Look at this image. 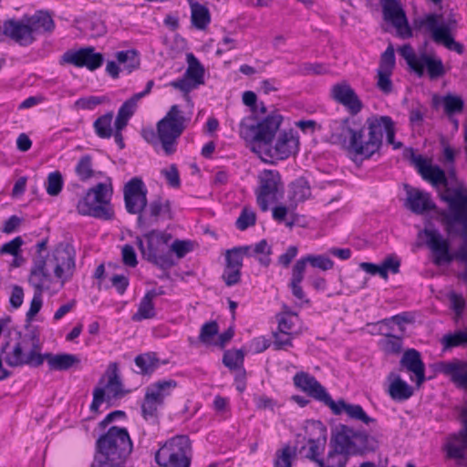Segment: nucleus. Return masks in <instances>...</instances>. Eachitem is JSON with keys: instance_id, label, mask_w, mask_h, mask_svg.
<instances>
[{"instance_id": "obj_1", "label": "nucleus", "mask_w": 467, "mask_h": 467, "mask_svg": "<svg viewBox=\"0 0 467 467\" xmlns=\"http://www.w3.org/2000/svg\"><path fill=\"white\" fill-rule=\"evenodd\" d=\"M256 95L253 91H245L243 94V102L250 107L251 114L244 117L240 122L239 134L246 141L261 145L272 143L283 117L277 113L267 116H257Z\"/></svg>"}, {"instance_id": "obj_2", "label": "nucleus", "mask_w": 467, "mask_h": 467, "mask_svg": "<svg viewBox=\"0 0 467 467\" xmlns=\"http://www.w3.org/2000/svg\"><path fill=\"white\" fill-rule=\"evenodd\" d=\"M133 450L126 428L112 426L96 441L94 466H122Z\"/></svg>"}, {"instance_id": "obj_3", "label": "nucleus", "mask_w": 467, "mask_h": 467, "mask_svg": "<svg viewBox=\"0 0 467 467\" xmlns=\"http://www.w3.org/2000/svg\"><path fill=\"white\" fill-rule=\"evenodd\" d=\"M76 252L73 246L67 243H59L53 249L50 255H36L30 273L41 270L40 273L47 276L48 285L52 287L54 277L59 281V288L69 281L75 273Z\"/></svg>"}, {"instance_id": "obj_4", "label": "nucleus", "mask_w": 467, "mask_h": 467, "mask_svg": "<svg viewBox=\"0 0 467 467\" xmlns=\"http://www.w3.org/2000/svg\"><path fill=\"white\" fill-rule=\"evenodd\" d=\"M296 388L306 392L311 398L324 403L335 415H340L343 411L353 420H360L365 424L375 422V419L369 417L358 404H348L343 399L334 401L327 389L316 379L315 377L306 372L296 373L293 378Z\"/></svg>"}, {"instance_id": "obj_5", "label": "nucleus", "mask_w": 467, "mask_h": 467, "mask_svg": "<svg viewBox=\"0 0 467 467\" xmlns=\"http://www.w3.org/2000/svg\"><path fill=\"white\" fill-rule=\"evenodd\" d=\"M171 235L167 233L151 230L136 237V244L143 257L161 269L174 265V260L169 249Z\"/></svg>"}, {"instance_id": "obj_6", "label": "nucleus", "mask_w": 467, "mask_h": 467, "mask_svg": "<svg viewBox=\"0 0 467 467\" xmlns=\"http://www.w3.org/2000/svg\"><path fill=\"white\" fill-rule=\"evenodd\" d=\"M111 194L110 184L98 183L78 201L77 204L78 213L105 221L111 220L114 217V211L110 204Z\"/></svg>"}, {"instance_id": "obj_7", "label": "nucleus", "mask_w": 467, "mask_h": 467, "mask_svg": "<svg viewBox=\"0 0 467 467\" xmlns=\"http://www.w3.org/2000/svg\"><path fill=\"white\" fill-rule=\"evenodd\" d=\"M329 130V141L332 144L339 145L342 149L357 156H362L366 159L367 141L358 143L361 135L358 130V126L356 121L350 118L342 119H332L327 123Z\"/></svg>"}, {"instance_id": "obj_8", "label": "nucleus", "mask_w": 467, "mask_h": 467, "mask_svg": "<svg viewBox=\"0 0 467 467\" xmlns=\"http://www.w3.org/2000/svg\"><path fill=\"white\" fill-rule=\"evenodd\" d=\"M41 343L39 335L35 329L26 333L18 334V341L13 348L11 353L5 357V362L10 367H21L29 365L39 367L42 365V355L40 353Z\"/></svg>"}, {"instance_id": "obj_9", "label": "nucleus", "mask_w": 467, "mask_h": 467, "mask_svg": "<svg viewBox=\"0 0 467 467\" xmlns=\"http://www.w3.org/2000/svg\"><path fill=\"white\" fill-rule=\"evenodd\" d=\"M366 127L368 130L366 159L371 158L379 151L383 144L384 133H386L388 144L392 145L394 150L402 147L401 142L395 140V125L389 116L373 115L366 119Z\"/></svg>"}, {"instance_id": "obj_10", "label": "nucleus", "mask_w": 467, "mask_h": 467, "mask_svg": "<svg viewBox=\"0 0 467 467\" xmlns=\"http://www.w3.org/2000/svg\"><path fill=\"white\" fill-rule=\"evenodd\" d=\"M186 118L178 105L171 107L165 117L157 124V132L163 150L171 155L176 150L177 139L185 129Z\"/></svg>"}, {"instance_id": "obj_11", "label": "nucleus", "mask_w": 467, "mask_h": 467, "mask_svg": "<svg viewBox=\"0 0 467 467\" xmlns=\"http://www.w3.org/2000/svg\"><path fill=\"white\" fill-rule=\"evenodd\" d=\"M259 187L255 191L256 202L263 212L269 209V203L278 202L284 195L285 186L279 171L264 170L259 177Z\"/></svg>"}, {"instance_id": "obj_12", "label": "nucleus", "mask_w": 467, "mask_h": 467, "mask_svg": "<svg viewBox=\"0 0 467 467\" xmlns=\"http://www.w3.org/2000/svg\"><path fill=\"white\" fill-rule=\"evenodd\" d=\"M124 202L127 212L130 214H142L147 207V189L142 180L134 177L130 180L123 189Z\"/></svg>"}, {"instance_id": "obj_13", "label": "nucleus", "mask_w": 467, "mask_h": 467, "mask_svg": "<svg viewBox=\"0 0 467 467\" xmlns=\"http://www.w3.org/2000/svg\"><path fill=\"white\" fill-rule=\"evenodd\" d=\"M160 219L171 220L172 212L171 202L168 199L158 196L147 204L142 214L138 216L137 224L140 229L149 228L156 224Z\"/></svg>"}, {"instance_id": "obj_14", "label": "nucleus", "mask_w": 467, "mask_h": 467, "mask_svg": "<svg viewBox=\"0 0 467 467\" xmlns=\"http://www.w3.org/2000/svg\"><path fill=\"white\" fill-rule=\"evenodd\" d=\"M104 57L101 53H96L93 47H86L78 50H67L61 58L60 64H70L77 67H87L94 71L103 64Z\"/></svg>"}, {"instance_id": "obj_15", "label": "nucleus", "mask_w": 467, "mask_h": 467, "mask_svg": "<svg viewBox=\"0 0 467 467\" xmlns=\"http://www.w3.org/2000/svg\"><path fill=\"white\" fill-rule=\"evenodd\" d=\"M382 5L383 18L389 22L397 30V35L405 39L412 36L411 28L399 0H380Z\"/></svg>"}, {"instance_id": "obj_16", "label": "nucleus", "mask_w": 467, "mask_h": 467, "mask_svg": "<svg viewBox=\"0 0 467 467\" xmlns=\"http://www.w3.org/2000/svg\"><path fill=\"white\" fill-rule=\"evenodd\" d=\"M0 35L9 37L20 46H29L36 37L32 36L26 16L21 20L14 18L0 22Z\"/></svg>"}, {"instance_id": "obj_17", "label": "nucleus", "mask_w": 467, "mask_h": 467, "mask_svg": "<svg viewBox=\"0 0 467 467\" xmlns=\"http://www.w3.org/2000/svg\"><path fill=\"white\" fill-rule=\"evenodd\" d=\"M445 457L456 461L458 465L467 462V434L465 428L450 434L443 445Z\"/></svg>"}, {"instance_id": "obj_18", "label": "nucleus", "mask_w": 467, "mask_h": 467, "mask_svg": "<svg viewBox=\"0 0 467 467\" xmlns=\"http://www.w3.org/2000/svg\"><path fill=\"white\" fill-rule=\"evenodd\" d=\"M41 270L34 271L30 273L28 277L29 284L34 287L35 292L33 298L30 303V307L26 313V321L30 322L34 317L40 311L43 300L42 294L44 291H49L52 289L50 285H48L47 276L40 273Z\"/></svg>"}, {"instance_id": "obj_19", "label": "nucleus", "mask_w": 467, "mask_h": 467, "mask_svg": "<svg viewBox=\"0 0 467 467\" xmlns=\"http://www.w3.org/2000/svg\"><path fill=\"white\" fill-rule=\"evenodd\" d=\"M331 96L334 100L343 105L352 115H357L363 108V103L358 96L347 82L334 85L331 88Z\"/></svg>"}, {"instance_id": "obj_20", "label": "nucleus", "mask_w": 467, "mask_h": 467, "mask_svg": "<svg viewBox=\"0 0 467 467\" xmlns=\"http://www.w3.org/2000/svg\"><path fill=\"white\" fill-rule=\"evenodd\" d=\"M311 427L317 435L307 439L309 448L306 458L317 463L318 467H323V459L319 456L323 453L327 443V428L321 421H313Z\"/></svg>"}, {"instance_id": "obj_21", "label": "nucleus", "mask_w": 467, "mask_h": 467, "mask_svg": "<svg viewBox=\"0 0 467 467\" xmlns=\"http://www.w3.org/2000/svg\"><path fill=\"white\" fill-rule=\"evenodd\" d=\"M407 189V199L405 206L416 214H422L426 212L436 209L431 194L419 189L405 186Z\"/></svg>"}, {"instance_id": "obj_22", "label": "nucleus", "mask_w": 467, "mask_h": 467, "mask_svg": "<svg viewBox=\"0 0 467 467\" xmlns=\"http://www.w3.org/2000/svg\"><path fill=\"white\" fill-rule=\"evenodd\" d=\"M439 370L458 387L467 389V362L453 358L448 362H441Z\"/></svg>"}, {"instance_id": "obj_23", "label": "nucleus", "mask_w": 467, "mask_h": 467, "mask_svg": "<svg viewBox=\"0 0 467 467\" xmlns=\"http://www.w3.org/2000/svg\"><path fill=\"white\" fill-rule=\"evenodd\" d=\"M298 145V138L294 135L292 130L284 131L279 134L271 157L285 160L297 152Z\"/></svg>"}, {"instance_id": "obj_24", "label": "nucleus", "mask_w": 467, "mask_h": 467, "mask_svg": "<svg viewBox=\"0 0 467 467\" xmlns=\"http://www.w3.org/2000/svg\"><path fill=\"white\" fill-rule=\"evenodd\" d=\"M354 430L348 425L339 424L333 431L329 446L348 455L352 454Z\"/></svg>"}, {"instance_id": "obj_25", "label": "nucleus", "mask_w": 467, "mask_h": 467, "mask_svg": "<svg viewBox=\"0 0 467 467\" xmlns=\"http://www.w3.org/2000/svg\"><path fill=\"white\" fill-rule=\"evenodd\" d=\"M400 363L401 367L405 368L408 371L415 374L418 385L424 382L425 365L421 359L420 353L418 350L414 348L406 350L403 353Z\"/></svg>"}, {"instance_id": "obj_26", "label": "nucleus", "mask_w": 467, "mask_h": 467, "mask_svg": "<svg viewBox=\"0 0 467 467\" xmlns=\"http://www.w3.org/2000/svg\"><path fill=\"white\" fill-rule=\"evenodd\" d=\"M442 15L434 13L428 14L419 21V26L425 27L431 33V38H434L436 30H440L441 28H445L448 34H451V31L455 30L457 27V20L453 16H451L445 24L439 25V21Z\"/></svg>"}, {"instance_id": "obj_27", "label": "nucleus", "mask_w": 467, "mask_h": 467, "mask_svg": "<svg viewBox=\"0 0 467 467\" xmlns=\"http://www.w3.org/2000/svg\"><path fill=\"white\" fill-rule=\"evenodd\" d=\"M47 360L51 370H67L70 368L78 365L79 358L73 354L62 353L54 355L52 353H45L42 355V363Z\"/></svg>"}, {"instance_id": "obj_28", "label": "nucleus", "mask_w": 467, "mask_h": 467, "mask_svg": "<svg viewBox=\"0 0 467 467\" xmlns=\"http://www.w3.org/2000/svg\"><path fill=\"white\" fill-rule=\"evenodd\" d=\"M32 36L36 33H51L55 23L51 15L47 11H37L31 16H26Z\"/></svg>"}, {"instance_id": "obj_29", "label": "nucleus", "mask_w": 467, "mask_h": 467, "mask_svg": "<svg viewBox=\"0 0 467 467\" xmlns=\"http://www.w3.org/2000/svg\"><path fill=\"white\" fill-rule=\"evenodd\" d=\"M306 267V265L305 264V261L302 260V258L296 262L292 268V276L288 285L291 289L292 295L296 298L306 303H309V300L306 298V295L301 286V283L304 279Z\"/></svg>"}, {"instance_id": "obj_30", "label": "nucleus", "mask_w": 467, "mask_h": 467, "mask_svg": "<svg viewBox=\"0 0 467 467\" xmlns=\"http://www.w3.org/2000/svg\"><path fill=\"white\" fill-rule=\"evenodd\" d=\"M388 379L389 380L393 379L388 390L389 395L392 400L403 401L410 399L412 396V387L410 386L406 381L401 379L400 376L391 372L389 373Z\"/></svg>"}, {"instance_id": "obj_31", "label": "nucleus", "mask_w": 467, "mask_h": 467, "mask_svg": "<svg viewBox=\"0 0 467 467\" xmlns=\"http://www.w3.org/2000/svg\"><path fill=\"white\" fill-rule=\"evenodd\" d=\"M311 195V189L307 180L300 177L295 180L289 185L288 199L291 202L290 206L296 208L298 202H304Z\"/></svg>"}, {"instance_id": "obj_32", "label": "nucleus", "mask_w": 467, "mask_h": 467, "mask_svg": "<svg viewBox=\"0 0 467 467\" xmlns=\"http://www.w3.org/2000/svg\"><path fill=\"white\" fill-rule=\"evenodd\" d=\"M441 101L443 104L444 112L448 116L461 113L463 110L464 102L460 96L451 93L446 94L441 99H440L437 95L433 96L432 104L434 107H438Z\"/></svg>"}, {"instance_id": "obj_33", "label": "nucleus", "mask_w": 467, "mask_h": 467, "mask_svg": "<svg viewBox=\"0 0 467 467\" xmlns=\"http://www.w3.org/2000/svg\"><path fill=\"white\" fill-rule=\"evenodd\" d=\"M378 444L374 437L365 431H354L352 454H362L366 451H373Z\"/></svg>"}, {"instance_id": "obj_34", "label": "nucleus", "mask_w": 467, "mask_h": 467, "mask_svg": "<svg viewBox=\"0 0 467 467\" xmlns=\"http://www.w3.org/2000/svg\"><path fill=\"white\" fill-rule=\"evenodd\" d=\"M419 65L421 67L422 76L424 75L425 68H427L431 79L439 78L445 74L441 59L433 58L425 53L421 54V59Z\"/></svg>"}, {"instance_id": "obj_35", "label": "nucleus", "mask_w": 467, "mask_h": 467, "mask_svg": "<svg viewBox=\"0 0 467 467\" xmlns=\"http://www.w3.org/2000/svg\"><path fill=\"white\" fill-rule=\"evenodd\" d=\"M188 67L184 73V76L194 82L196 86L203 84L204 67L202 66L196 57L189 53L187 54Z\"/></svg>"}, {"instance_id": "obj_36", "label": "nucleus", "mask_w": 467, "mask_h": 467, "mask_svg": "<svg viewBox=\"0 0 467 467\" xmlns=\"http://www.w3.org/2000/svg\"><path fill=\"white\" fill-rule=\"evenodd\" d=\"M191 21L194 27L203 30L211 22L209 9L201 4H192L191 8Z\"/></svg>"}, {"instance_id": "obj_37", "label": "nucleus", "mask_w": 467, "mask_h": 467, "mask_svg": "<svg viewBox=\"0 0 467 467\" xmlns=\"http://www.w3.org/2000/svg\"><path fill=\"white\" fill-rule=\"evenodd\" d=\"M178 383L174 379H163L151 384L147 388V390L153 393V396L163 404L165 398L170 396L171 390L176 389Z\"/></svg>"}, {"instance_id": "obj_38", "label": "nucleus", "mask_w": 467, "mask_h": 467, "mask_svg": "<svg viewBox=\"0 0 467 467\" xmlns=\"http://www.w3.org/2000/svg\"><path fill=\"white\" fill-rule=\"evenodd\" d=\"M435 43L443 45L449 50L455 51L457 54L462 55L464 52L462 44L454 40L451 34H448L447 29L441 28L434 33V38H431Z\"/></svg>"}, {"instance_id": "obj_39", "label": "nucleus", "mask_w": 467, "mask_h": 467, "mask_svg": "<svg viewBox=\"0 0 467 467\" xmlns=\"http://www.w3.org/2000/svg\"><path fill=\"white\" fill-rule=\"evenodd\" d=\"M109 369L110 370V375L109 376L106 389H108L109 393L111 394L112 398H120L124 396L128 391H125L122 389V383L118 374L117 363H111L109 367Z\"/></svg>"}, {"instance_id": "obj_40", "label": "nucleus", "mask_w": 467, "mask_h": 467, "mask_svg": "<svg viewBox=\"0 0 467 467\" xmlns=\"http://www.w3.org/2000/svg\"><path fill=\"white\" fill-rule=\"evenodd\" d=\"M156 317V311L153 299L147 294L141 298L137 312L132 316L131 319L140 322L144 319H151Z\"/></svg>"}, {"instance_id": "obj_41", "label": "nucleus", "mask_w": 467, "mask_h": 467, "mask_svg": "<svg viewBox=\"0 0 467 467\" xmlns=\"http://www.w3.org/2000/svg\"><path fill=\"white\" fill-rule=\"evenodd\" d=\"M441 343L444 351L457 347L467 346V329H459L454 333L445 334L441 337Z\"/></svg>"}, {"instance_id": "obj_42", "label": "nucleus", "mask_w": 467, "mask_h": 467, "mask_svg": "<svg viewBox=\"0 0 467 467\" xmlns=\"http://www.w3.org/2000/svg\"><path fill=\"white\" fill-rule=\"evenodd\" d=\"M399 53L406 60L410 69L414 71L418 77L421 78L422 70L421 67L419 65L421 59V55L420 57L416 56L412 47L409 44L403 45L400 47Z\"/></svg>"}, {"instance_id": "obj_43", "label": "nucleus", "mask_w": 467, "mask_h": 467, "mask_svg": "<svg viewBox=\"0 0 467 467\" xmlns=\"http://www.w3.org/2000/svg\"><path fill=\"white\" fill-rule=\"evenodd\" d=\"M134 362L143 375L152 373L159 366L155 353H145L135 358Z\"/></svg>"}, {"instance_id": "obj_44", "label": "nucleus", "mask_w": 467, "mask_h": 467, "mask_svg": "<svg viewBox=\"0 0 467 467\" xmlns=\"http://www.w3.org/2000/svg\"><path fill=\"white\" fill-rule=\"evenodd\" d=\"M163 404L153 396L149 390H146L143 403L141 404V413L143 418L148 420L157 418L158 408Z\"/></svg>"}, {"instance_id": "obj_45", "label": "nucleus", "mask_w": 467, "mask_h": 467, "mask_svg": "<svg viewBox=\"0 0 467 467\" xmlns=\"http://www.w3.org/2000/svg\"><path fill=\"white\" fill-rule=\"evenodd\" d=\"M113 113L109 112L98 118L94 122L97 135L102 139L110 138L112 135L111 121Z\"/></svg>"}, {"instance_id": "obj_46", "label": "nucleus", "mask_w": 467, "mask_h": 467, "mask_svg": "<svg viewBox=\"0 0 467 467\" xmlns=\"http://www.w3.org/2000/svg\"><path fill=\"white\" fill-rule=\"evenodd\" d=\"M116 58L119 64H124L128 62V60H130V66H124V69H126L128 73H131L133 70L139 68L140 64L138 52L135 49L119 51L116 54Z\"/></svg>"}, {"instance_id": "obj_47", "label": "nucleus", "mask_w": 467, "mask_h": 467, "mask_svg": "<svg viewBox=\"0 0 467 467\" xmlns=\"http://www.w3.org/2000/svg\"><path fill=\"white\" fill-rule=\"evenodd\" d=\"M295 457L296 449H292L289 445H285L281 450L276 451L274 466L292 467V461Z\"/></svg>"}, {"instance_id": "obj_48", "label": "nucleus", "mask_w": 467, "mask_h": 467, "mask_svg": "<svg viewBox=\"0 0 467 467\" xmlns=\"http://www.w3.org/2000/svg\"><path fill=\"white\" fill-rule=\"evenodd\" d=\"M64 181L60 171L50 172L47 176L46 190L50 196H57L63 188Z\"/></svg>"}, {"instance_id": "obj_49", "label": "nucleus", "mask_w": 467, "mask_h": 467, "mask_svg": "<svg viewBox=\"0 0 467 467\" xmlns=\"http://www.w3.org/2000/svg\"><path fill=\"white\" fill-rule=\"evenodd\" d=\"M75 171L81 181H87L93 176L92 158L90 155L82 156L76 168Z\"/></svg>"}, {"instance_id": "obj_50", "label": "nucleus", "mask_w": 467, "mask_h": 467, "mask_svg": "<svg viewBox=\"0 0 467 467\" xmlns=\"http://www.w3.org/2000/svg\"><path fill=\"white\" fill-rule=\"evenodd\" d=\"M302 260L305 261L306 265L309 263L313 267L319 268L323 271L329 270L334 266L333 261L329 257L323 254H308L306 256L302 257Z\"/></svg>"}, {"instance_id": "obj_51", "label": "nucleus", "mask_w": 467, "mask_h": 467, "mask_svg": "<svg viewBox=\"0 0 467 467\" xmlns=\"http://www.w3.org/2000/svg\"><path fill=\"white\" fill-rule=\"evenodd\" d=\"M255 222V213L248 207H244L236 220L235 225L239 230L244 231L248 227L254 225Z\"/></svg>"}, {"instance_id": "obj_52", "label": "nucleus", "mask_w": 467, "mask_h": 467, "mask_svg": "<svg viewBox=\"0 0 467 467\" xmlns=\"http://www.w3.org/2000/svg\"><path fill=\"white\" fill-rule=\"evenodd\" d=\"M219 327L216 321L204 323L200 331L199 340L205 344L211 345L213 337L218 334Z\"/></svg>"}, {"instance_id": "obj_53", "label": "nucleus", "mask_w": 467, "mask_h": 467, "mask_svg": "<svg viewBox=\"0 0 467 467\" xmlns=\"http://www.w3.org/2000/svg\"><path fill=\"white\" fill-rule=\"evenodd\" d=\"M244 362V354L242 350H228L224 352L223 357V363L230 369L239 368Z\"/></svg>"}, {"instance_id": "obj_54", "label": "nucleus", "mask_w": 467, "mask_h": 467, "mask_svg": "<svg viewBox=\"0 0 467 467\" xmlns=\"http://www.w3.org/2000/svg\"><path fill=\"white\" fill-rule=\"evenodd\" d=\"M382 346L388 354H400L402 349V339L400 337L387 334Z\"/></svg>"}, {"instance_id": "obj_55", "label": "nucleus", "mask_w": 467, "mask_h": 467, "mask_svg": "<svg viewBox=\"0 0 467 467\" xmlns=\"http://www.w3.org/2000/svg\"><path fill=\"white\" fill-rule=\"evenodd\" d=\"M449 300L451 308L455 314V320L458 321L463 313L465 307V300L462 295L457 294L455 292H451L449 294Z\"/></svg>"}, {"instance_id": "obj_56", "label": "nucleus", "mask_w": 467, "mask_h": 467, "mask_svg": "<svg viewBox=\"0 0 467 467\" xmlns=\"http://www.w3.org/2000/svg\"><path fill=\"white\" fill-rule=\"evenodd\" d=\"M390 71L378 69L377 71V87L385 94H389L393 89L392 81L390 79Z\"/></svg>"}, {"instance_id": "obj_57", "label": "nucleus", "mask_w": 467, "mask_h": 467, "mask_svg": "<svg viewBox=\"0 0 467 467\" xmlns=\"http://www.w3.org/2000/svg\"><path fill=\"white\" fill-rule=\"evenodd\" d=\"M395 67V50L392 45H389L380 57L379 69L392 71Z\"/></svg>"}, {"instance_id": "obj_58", "label": "nucleus", "mask_w": 467, "mask_h": 467, "mask_svg": "<svg viewBox=\"0 0 467 467\" xmlns=\"http://www.w3.org/2000/svg\"><path fill=\"white\" fill-rule=\"evenodd\" d=\"M161 173L165 177L167 183L172 188H179L181 185L180 174L175 164H171L168 169H162Z\"/></svg>"}, {"instance_id": "obj_59", "label": "nucleus", "mask_w": 467, "mask_h": 467, "mask_svg": "<svg viewBox=\"0 0 467 467\" xmlns=\"http://www.w3.org/2000/svg\"><path fill=\"white\" fill-rule=\"evenodd\" d=\"M222 279L227 286L239 284L241 281V269L228 268V266L224 265Z\"/></svg>"}, {"instance_id": "obj_60", "label": "nucleus", "mask_w": 467, "mask_h": 467, "mask_svg": "<svg viewBox=\"0 0 467 467\" xmlns=\"http://www.w3.org/2000/svg\"><path fill=\"white\" fill-rule=\"evenodd\" d=\"M273 346L275 350H281L288 347H292L291 333H281L279 330L278 332H275Z\"/></svg>"}, {"instance_id": "obj_61", "label": "nucleus", "mask_w": 467, "mask_h": 467, "mask_svg": "<svg viewBox=\"0 0 467 467\" xmlns=\"http://www.w3.org/2000/svg\"><path fill=\"white\" fill-rule=\"evenodd\" d=\"M441 161L448 168L451 175L455 174L454 161H455V150L448 144L443 147L442 158Z\"/></svg>"}, {"instance_id": "obj_62", "label": "nucleus", "mask_w": 467, "mask_h": 467, "mask_svg": "<svg viewBox=\"0 0 467 467\" xmlns=\"http://www.w3.org/2000/svg\"><path fill=\"white\" fill-rule=\"evenodd\" d=\"M192 244L189 241L175 240L171 247H169L171 254L175 253L178 258H182L192 251Z\"/></svg>"}, {"instance_id": "obj_63", "label": "nucleus", "mask_w": 467, "mask_h": 467, "mask_svg": "<svg viewBox=\"0 0 467 467\" xmlns=\"http://www.w3.org/2000/svg\"><path fill=\"white\" fill-rule=\"evenodd\" d=\"M169 86L183 92L185 96H188L192 89L197 88L196 84L187 78L184 75L182 78L170 82Z\"/></svg>"}, {"instance_id": "obj_64", "label": "nucleus", "mask_w": 467, "mask_h": 467, "mask_svg": "<svg viewBox=\"0 0 467 467\" xmlns=\"http://www.w3.org/2000/svg\"><path fill=\"white\" fill-rule=\"evenodd\" d=\"M225 257V265L228 268H237L242 269L243 266V258L234 248L228 249L224 254Z\"/></svg>"}]
</instances>
